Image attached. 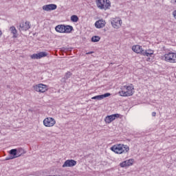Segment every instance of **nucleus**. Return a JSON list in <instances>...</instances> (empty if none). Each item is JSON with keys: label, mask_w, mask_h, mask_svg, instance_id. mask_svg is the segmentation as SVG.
<instances>
[{"label": "nucleus", "mask_w": 176, "mask_h": 176, "mask_svg": "<svg viewBox=\"0 0 176 176\" xmlns=\"http://www.w3.org/2000/svg\"><path fill=\"white\" fill-rule=\"evenodd\" d=\"M111 96L110 93H106L102 95H98L96 96H94L91 98V100H97L98 101H100L101 100H104V98H107V97H109Z\"/></svg>", "instance_id": "nucleus-15"}, {"label": "nucleus", "mask_w": 176, "mask_h": 176, "mask_svg": "<svg viewBox=\"0 0 176 176\" xmlns=\"http://www.w3.org/2000/svg\"><path fill=\"white\" fill-rule=\"evenodd\" d=\"M74 166H76V161L74 160H67L63 164L62 167L64 168L65 167H74Z\"/></svg>", "instance_id": "nucleus-12"}, {"label": "nucleus", "mask_w": 176, "mask_h": 176, "mask_svg": "<svg viewBox=\"0 0 176 176\" xmlns=\"http://www.w3.org/2000/svg\"><path fill=\"white\" fill-rule=\"evenodd\" d=\"M174 4H176V0L174 1V3H173Z\"/></svg>", "instance_id": "nucleus-30"}, {"label": "nucleus", "mask_w": 176, "mask_h": 176, "mask_svg": "<svg viewBox=\"0 0 176 176\" xmlns=\"http://www.w3.org/2000/svg\"><path fill=\"white\" fill-rule=\"evenodd\" d=\"M71 76H72V73H71L70 72H67L65 73V76L63 78V79L65 82V80H68V79H69Z\"/></svg>", "instance_id": "nucleus-22"}, {"label": "nucleus", "mask_w": 176, "mask_h": 176, "mask_svg": "<svg viewBox=\"0 0 176 176\" xmlns=\"http://www.w3.org/2000/svg\"><path fill=\"white\" fill-rule=\"evenodd\" d=\"M93 52H87L86 54H93Z\"/></svg>", "instance_id": "nucleus-28"}, {"label": "nucleus", "mask_w": 176, "mask_h": 176, "mask_svg": "<svg viewBox=\"0 0 176 176\" xmlns=\"http://www.w3.org/2000/svg\"><path fill=\"white\" fill-rule=\"evenodd\" d=\"M111 151L118 155H122V153H127L130 151V148L127 145L118 144L111 146Z\"/></svg>", "instance_id": "nucleus-1"}, {"label": "nucleus", "mask_w": 176, "mask_h": 176, "mask_svg": "<svg viewBox=\"0 0 176 176\" xmlns=\"http://www.w3.org/2000/svg\"><path fill=\"white\" fill-rule=\"evenodd\" d=\"M34 90L38 93H45L47 91V86L43 84H38L34 86Z\"/></svg>", "instance_id": "nucleus-6"}, {"label": "nucleus", "mask_w": 176, "mask_h": 176, "mask_svg": "<svg viewBox=\"0 0 176 176\" xmlns=\"http://www.w3.org/2000/svg\"><path fill=\"white\" fill-rule=\"evenodd\" d=\"M121 90L119 91L120 96L121 97H130L133 94H134V92L133 91L134 90V86L133 85H124L121 87Z\"/></svg>", "instance_id": "nucleus-2"}, {"label": "nucleus", "mask_w": 176, "mask_h": 176, "mask_svg": "<svg viewBox=\"0 0 176 176\" xmlns=\"http://www.w3.org/2000/svg\"><path fill=\"white\" fill-rule=\"evenodd\" d=\"M56 9H57V5L56 4H48L43 6V10H45V12L56 10Z\"/></svg>", "instance_id": "nucleus-14"}, {"label": "nucleus", "mask_w": 176, "mask_h": 176, "mask_svg": "<svg viewBox=\"0 0 176 176\" xmlns=\"http://www.w3.org/2000/svg\"><path fill=\"white\" fill-rule=\"evenodd\" d=\"M10 30L11 31V34H13V38H17V30L16 28L14 26H11Z\"/></svg>", "instance_id": "nucleus-19"}, {"label": "nucleus", "mask_w": 176, "mask_h": 176, "mask_svg": "<svg viewBox=\"0 0 176 176\" xmlns=\"http://www.w3.org/2000/svg\"><path fill=\"white\" fill-rule=\"evenodd\" d=\"M100 39H101V38H100V36H94L91 38V41L92 42H99Z\"/></svg>", "instance_id": "nucleus-25"}, {"label": "nucleus", "mask_w": 176, "mask_h": 176, "mask_svg": "<svg viewBox=\"0 0 176 176\" xmlns=\"http://www.w3.org/2000/svg\"><path fill=\"white\" fill-rule=\"evenodd\" d=\"M2 35V31L0 30V36Z\"/></svg>", "instance_id": "nucleus-29"}, {"label": "nucleus", "mask_w": 176, "mask_h": 176, "mask_svg": "<svg viewBox=\"0 0 176 176\" xmlns=\"http://www.w3.org/2000/svg\"><path fill=\"white\" fill-rule=\"evenodd\" d=\"M10 155H12L14 157L11 158H7L6 160H10V159H16V157H19L17 155V149L14 148L10 151Z\"/></svg>", "instance_id": "nucleus-17"}, {"label": "nucleus", "mask_w": 176, "mask_h": 176, "mask_svg": "<svg viewBox=\"0 0 176 176\" xmlns=\"http://www.w3.org/2000/svg\"><path fill=\"white\" fill-rule=\"evenodd\" d=\"M95 27L96 28H104L105 27V21L100 19L95 23Z\"/></svg>", "instance_id": "nucleus-16"}, {"label": "nucleus", "mask_w": 176, "mask_h": 176, "mask_svg": "<svg viewBox=\"0 0 176 176\" xmlns=\"http://www.w3.org/2000/svg\"><path fill=\"white\" fill-rule=\"evenodd\" d=\"M72 30H74V28L71 25H65V32H66L67 34H69V32H71L72 31Z\"/></svg>", "instance_id": "nucleus-21"}, {"label": "nucleus", "mask_w": 176, "mask_h": 176, "mask_svg": "<svg viewBox=\"0 0 176 176\" xmlns=\"http://www.w3.org/2000/svg\"><path fill=\"white\" fill-rule=\"evenodd\" d=\"M120 114H118V113L107 116L104 118V122L107 123V124H109V123H112L113 120H115L116 119H118V118H120Z\"/></svg>", "instance_id": "nucleus-9"}, {"label": "nucleus", "mask_w": 176, "mask_h": 176, "mask_svg": "<svg viewBox=\"0 0 176 176\" xmlns=\"http://www.w3.org/2000/svg\"><path fill=\"white\" fill-rule=\"evenodd\" d=\"M31 28V25L30 21H22L20 24H19V31H28V30H30Z\"/></svg>", "instance_id": "nucleus-7"}, {"label": "nucleus", "mask_w": 176, "mask_h": 176, "mask_svg": "<svg viewBox=\"0 0 176 176\" xmlns=\"http://www.w3.org/2000/svg\"><path fill=\"white\" fill-rule=\"evenodd\" d=\"M47 52H41L38 54H34L31 55V58L32 60H41V58H43V57H47Z\"/></svg>", "instance_id": "nucleus-10"}, {"label": "nucleus", "mask_w": 176, "mask_h": 176, "mask_svg": "<svg viewBox=\"0 0 176 176\" xmlns=\"http://www.w3.org/2000/svg\"><path fill=\"white\" fill-rule=\"evenodd\" d=\"M111 25L113 28H120L122 27V19L120 18H113L111 21Z\"/></svg>", "instance_id": "nucleus-8"}, {"label": "nucleus", "mask_w": 176, "mask_h": 176, "mask_svg": "<svg viewBox=\"0 0 176 176\" xmlns=\"http://www.w3.org/2000/svg\"><path fill=\"white\" fill-rule=\"evenodd\" d=\"M152 116H153V117L156 116V112H153L152 113Z\"/></svg>", "instance_id": "nucleus-27"}, {"label": "nucleus", "mask_w": 176, "mask_h": 176, "mask_svg": "<svg viewBox=\"0 0 176 176\" xmlns=\"http://www.w3.org/2000/svg\"><path fill=\"white\" fill-rule=\"evenodd\" d=\"M97 7L102 10H107L111 8V1L109 0H96Z\"/></svg>", "instance_id": "nucleus-3"}, {"label": "nucleus", "mask_w": 176, "mask_h": 176, "mask_svg": "<svg viewBox=\"0 0 176 176\" xmlns=\"http://www.w3.org/2000/svg\"><path fill=\"white\" fill-rule=\"evenodd\" d=\"M134 164V160L133 159H129L126 160L120 164V167H129L130 166H133Z\"/></svg>", "instance_id": "nucleus-13"}, {"label": "nucleus", "mask_w": 176, "mask_h": 176, "mask_svg": "<svg viewBox=\"0 0 176 176\" xmlns=\"http://www.w3.org/2000/svg\"><path fill=\"white\" fill-rule=\"evenodd\" d=\"M153 54V51L151 50H145L143 52V56H146L147 57H149Z\"/></svg>", "instance_id": "nucleus-20"}, {"label": "nucleus", "mask_w": 176, "mask_h": 176, "mask_svg": "<svg viewBox=\"0 0 176 176\" xmlns=\"http://www.w3.org/2000/svg\"><path fill=\"white\" fill-rule=\"evenodd\" d=\"M173 16L174 19H175V20H176V10L173 12Z\"/></svg>", "instance_id": "nucleus-26"}, {"label": "nucleus", "mask_w": 176, "mask_h": 176, "mask_svg": "<svg viewBox=\"0 0 176 176\" xmlns=\"http://www.w3.org/2000/svg\"><path fill=\"white\" fill-rule=\"evenodd\" d=\"M43 124L45 127H53L56 124V120L52 117H47L43 120Z\"/></svg>", "instance_id": "nucleus-5"}, {"label": "nucleus", "mask_w": 176, "mask_h": 176, "mask_svg": "<svg viewBox=\"0 0 176 176\" xmlns=\"http://www.w3.org/2000/svg\"><path fill=\"white\" fill-rule=\"evenodd\" d=\"M16 153L18 155V157H20V155H24V153H25V152L24 151V149H23L22 148H19L16 150Z\"/></svg>", "instance_id": "nucleus-23"}, {"label": "nucleus", "mask_w": 176, "mask_h": 176, "mask_svg": "<svg viewBox=\"0 0 176 176\" xmlns=\"http://www.w3.org/2000/svg\"><path fill=\"white\" fill-rule=\"evenodd\" d=\"M79 21V18L78 17V16L72 15L71 16V21H72L73 23H77V21Z\"/></svg>", "instance_id": "nucleus-24"}, {"label": "nucleus", "mask_w": 176, "mask_h": 176, "mask_svg": "<svg viewBox=\"0 0 176 176\" xmlns=\"http://www.w3.org/2000/svg\"><path fill=\"white\" fill-rule=\"evenodd\" d=\"M162 60L166 61V63H176V53L169 52L162 56Z\"/></svg>", "instance_id": "nucleus-4"}, {"label": "nucleus", "mask_w": 176, "mask_h": 176, "mask_svg": "<svg viewBox=\"0 0 176 176\" xmlns=\"http://www.w3.org/2000/svg\"><path fill=\"white\" fill-rule=\"evenodd\" d=\"M132 50L137 54H142L143 56L144 50L142 49V46L140 45H133L132 47Z\"/></svg>", "instance_id": "nucleus-11"}, {"label": "nucleus", "mask_w": 176, "mask_h": 176, "mask_svg": "<svg viewBox=\"0 0 176 176\" xmlns=\"http://www.w3.org/2000/svg\"><path fill=\"white\" fill-rule=\"evenodd\" d=\"M57 32L64 33L65 30V25H58L55 28Z\"/></svg>", "instance_id": "nucleus-18"}]
</instances>
